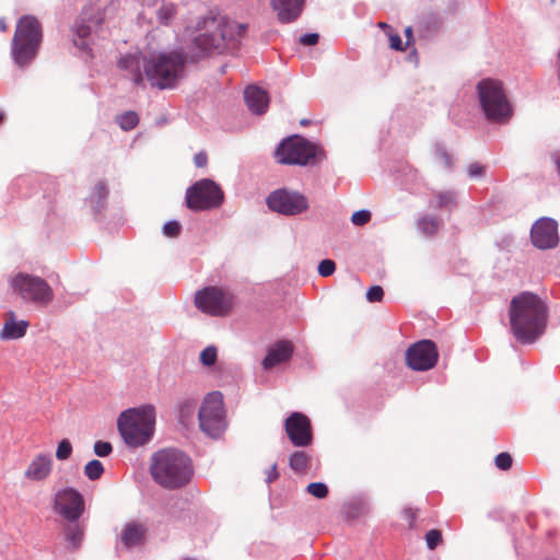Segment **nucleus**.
<instances>
[{"mask_svg":"<svg viewBox=\"0 0 560 560\" xmlns=\"http://www.w3.org/2000/svg\"><path fill=\"white\" fill-rule=\"evenodd\" d=\"M510 326L514 337L523 343H532L546 330L548 307L532 292H522L510 303Z\"/></svg>","mask_w":560,"mask_h":560,"instance_id":"nucleus-1","label":"nucleus"},{"mask_svg":"<svg viewBox=\"0 0 560 560\" xmlns=\"http://www.w3.org/2000/svg\"><path fill=\"white\" fill-rule=\"evenodd\" d=\"M244 24L231 21L224 15L209 12L196 25L197 35L192 38V48L197 57L201 58L211 52H221L230 44L245 34Z\"/></svg>","mask_w":560,"mask_h":560,"instance_id":"nucleus-2","label":"nucleus"},{"mask_svg":"<svg viewBox=\"0 0 560 560\" xmlns=\"http://www.w3.org/2000/svg\"><path fill=\"white\" fill-rule=\"evenodd\" d=\"M150 472L153 480L165 489H178L186 486L192 475L191 459L176 448H163L152 456Z\"/></svg>","mask_w":560,"mask_h":560,"instance_id":"nucleus-3","label":"nucleus"},{"mask_svg":"<svg viewBox=\"0 0 560 560\" xmlns=\"http://www.w3.org/2000/svg\"><path fill=\"white\" fill-rule=\"evenodd\" d=\"M187 56L179 50L161 51L143 58V69L150 84L160 90L173 89L184 78Z\"/></svg>","mask_w":560,"mask_h":560,"instance_id":"nucleus-4","label":"nucleus"},{"mask_svg":"<svg viewBox=\"0 0 560 560\" xmlns=\"http://www.w3.org/2000/svg\"><path fill=\"white\" fill-rule=\"evenodd\" d=\"M154 423L155 413L151 406L125 410L117 421L119 433L130 446L145 444L153 434Z\"/></svg>","mask_w":560,"mask_h":560,"instance_id":"nucleus-5","label":"nucleus"},{"mask_svg":"<svg viewBox=\"0 0 560 560\" xmlns=\"http://www.w3.org/2000/svg\"><path fill=\"white\" fill-rule=\"evenodd\" d=\"M42 36V25L35 16L24 15L18 21L12 40V56L20 67L28 65L34 59Z\"/></svg>","mask_w":560,"mask_h":560,"instance_id":"nucleus-6","label":"nucleus"},{"mask_svg":"<svg viewBox=\"0 0 560 560\" xmlns=\"http://www.w3.org/2000/svg\"><path fill=\"white\" fill-rule=\"evenodd\" d=\"M478 93L481 107L489 120L506 122L511 118L513 110L500 81L493 79L480 81Z\"/></svg>","mask_w":560,"mask_h":560,"instance_id":"nucleus-7","label":"nucleus"},{"mask_svg":"<svg viewBox=\"0 0 560 560\" xmlns=\"http://www.w3.org/2000/svg\"><path fill=\"white\" fill-rule=\"evenodd\" d=\"M319 149L301 137H289L277 147L275 156L280 164L285 165H310L314 164Z\"/></svg>","mask_w":560,"mask_h":560,"instance_id":"nucleus-8","label":"nucleus"},{"mask_svg":"<svg viewBox=\"0 0 560 560\" xmlns=\"http://www.w3.org/2000/svg\"><path fill=\"white\" fill-rule=\"evenodd\" d=\"M117 9L118 3L116 1H110L104 7L100 3L84 7L72 27L74 35L78 37V39H73L74 45L80 49H85L88 47L85 39L90 36L93 27L101 26L107 13H114Z\"/></svg>","mask_w":560,"mask_h":560,"instance_id":"nucleus-9","label":"nucleus"},{"mask_svg":"<svg viewBox=\"0 0 560 560\" xmlns=\"http://www.w3.org/2000/svg\"><path fill=\"white\" fill-rule=\"evenodd\" d=\"M11 287L22 299L38 304H48L54 293L50 285L42 278L20 272L11 279Z\"/></svg>","mask_w":560,"mask_h":560,"instance_id":"nucleus-10","label":"nucleus"},{"mask_svg":"<svg viewBox=\"0 0 560 560\" xmlns=\"http://www.w3.org/2000/svg\"><path fill=\"white\" fill-rule=\"evenodd\" d=\"M222 189L210 179H201L187 189V207L195 211L219 207L223 201Z\"/></svg>","mask_w":560,"mask_h":560,"instance_id":"nucleus-11","label":"nucleus"},{"mask_svg":"<svg viewBox=\"0 0 560 560\" xmlns=\"http://www.w3.org/2000/svg\"><path fill=\"white\" fill-rule=\"evenodd\" d=\"M198 416L200 429L210 436H218L224 429L222 395L219 392L208 394Z\"/></svg>","mask_w":560,"mask_h":560,"instance_id":"nucleus-12","label":"nucleus"},{"mask_svg":"<svg viewBox=\"0 0 560 560\" xmlns=\"http://www.w3.org/2000/svg\"><path fill=\"white\" fill-rule=\"evenodd\" d=\"M195 304L208 315L224 316L233 307V295L223 289L209 287L196 293Z\"/></svg>","mask_w":560,"mask_h":560,"instance_id":"nucleus-13","label":"nucleus"},{"mask_svg":"<svg viewBox=\"0 0 560 560\" xmlns=\"http://www.w3.org/2000/svg\"><path fill=\"white\" fill-rule=\"evenodd\" d=\"M438 358V348L431 340L418 341L406 351V363L413 371L432 369L436 364Z\"/></svg>","mask_w":560,"mask_h":560,"instance_id":"nucleus-14","label":"nucleus"},{"mask_svg":"<svg viewBox=\"0 0 560 560\" xmlns=\"http://www.w3.org/2000/svg\"><path fill=\"white\" fill-rule=\"evenodd\" d=\"M267 205L271 210L287 215L301 213L308 208L304 195L285 189H279L270 194L267 198Z\"/></svg>","mask_w":560,"mask_h":560,"instance_id":"nucleus-15","label":"nucleus"},{"mask_svg":"<svg viewBox=\"0 0 560 560\" xmlns=\"http://www.w3.org/2000/svg\"><path fill=\"white\" fill-rule=\"evenodd\" d=\"M285 433L296 447H306L313 442V431L310 419L302 412H292L284 421Z\"/></svg>","mask_w":560,"mask_h":560,"instance_id":"nucleus-16","label":"nucleus"},{"mask_svg":"<svg viewBox=\"0 0 560 560\" xmlns=\"http://www.w3.org/2000/svg\"><path fill=\"white\" fill-rule=\"evenodd\" d=\"M54 503L56 512L71 522H75L84 512L83 497L73 488L58 491Z\"/></svg>","mask_w":560,"mask_h":560,"instance_id":"nucleus-17","label":"nucleus"},{"mask_svg":"<svg viewBox=\"0 0 560 560\" xmlns=\"http://www.w3.org/2000/svg\"><path fill=\"white\" fill-rule=\"evenodd\" d=\"M530 238L534 246L539 249L557 246L559 241L557 222L549 218L537 220L532 226Z\"/></svg>","mask_w":560,"mask_h":560,"instance_id":"nucleus-18","label":"nucleus"},{"mask_svg":"<svg viewBox=\"0 0 560 560\" xmlns=\"http://www.w3.org/2000/svg\"><path fill=\"white\" fill-rule=\"evenodd\" d=\"M177 14V4L172 0H156L143 8L142 19L149 25H168Z\"/></svg>","mask_w":560,"mask_h":560,"instance_id":"nucleus-19","label":"nucleus"},{"mask_svg":"<svg viewBox=\"0 0 560 560\" xmlns=\"http://www.w3.org/2000/svg\"><path fill=\"white\" fill-rule=\"evenodd\" d=\"M30 323L27 320L18 319L15 312L8 311L3 314V326L0 330V340H16L25 336Z\"/></svg>","mask_w":560,"mask_h":560,"instance_id":"nucleus-20","label":"nucleus"},{"mask_svg":"<svg viewBox=\"0 0 560 560\" xmlns=\"http://www.w3.org/2000/svg\"><path fill=\"white\" fill-rule=\"evenodd\" d=\"M270 4L279 22L288 24L301 15L305 0H270Z\"/></svg>","mask_w":560,"mask_h":560,"instance_id":"nucleus-21","label":"nucleus"},{"mask_svg":"<svg viewBox=\"0 0 560 560\" xmlns=\"http://www.w3.org/2000/svg\"><path fill=\"white\" fill-rule=\"evenodd\" d=\"M52 470V458L49 454L36 455L27 466L24 476L32 481L45 480Z\"/></svg>","mask_w":560,"mask_h":560,"instance_id":"nucleus-22","label":"nucleus"},{"mask_svg":"<svg viewBox=\"0 0 560 560\" xmlns=\"http://www.w3.org/2000/svg\"><path fill=\"white\" fill-rule=\"evenodd\" d=\"M293 353V346L288 340H281L268 349L267 355L262 360V368L265 370L272 369L273 366L288 361Z\"/></svg>","mask_w":560,"mask_h":560,"instance_id":"nucleus-23","label":"nucleus"},{"mask_svg":"<svg viewBox=\"0 0 560 560\" xmlns=\"http://www.w3.org/2000/svg\"><path fill=\"white\" fill-rule=\"evenodd\" d=\"M244 98L249 110L256 115L265 114L270 102L268 93L256 85L245 90Z\"/></svg>","mask_w":560,"mask_h":560,"instance_id":"nucleus-24","label":"nucleus"},{"mask_svg":"<svg viewBox=\"0 0 560 560\" xmlns=\"http://www.w3.org/2000/svg\"><path fill=\"white\" fill-rule=\"evenodd\" d=\"M147 528L138 522L127 523L121 529L120 541L126 548H133L143 545Z\"/></svg>","mask_w":560,"mask_h":560,"instance_id":"nucleus-25","label":"nucleus"},{"mask_svg":"<svg viewBox=\"0 0 560 560\" xmlns=\"http://www.w3.org/2000/svg\"><path fill=\"white\" fill-rule=\"evenodd\" d=\"M119 67L126 71H128L129 78L133 81L135 84H141L143 82V77L141 72V62L139 56L136 55H127L120 58Z\"/></svg>","mask_w":560,"mask_h":560,"instance_id":"nucleus-26","label":"nucleus"},{"mask_svg":"<svg viewBox=\"0 0 560 560\" xmlns=\"http://www.w3.org/2000/svg\"><path fill=\"white\" fill-rule=\"evenodd\" d=\"M311 464V456L304 451L293 452L289 457V466L290 468L298 472H305Z\"/></svg>","mask_w":560,"mask_h":560,"instance_id":"nucleus-27","label":"nucleus"},{"mask_svg":"<svg viewBox=\"0 0 560 560\" xmlns=\"http://www.w3.org/2000/svg\"><path fill=\"white\" fill-rule=\"evenodd\" d=\"M442 224L441 219L425 215L418 221L419 230L427 236L434 235Z\"/></svg>","mask_w":560,"mask_h":560,"instance_id":"nucleus-28","label":"nucleus"},{"mask_svg":"<svg viewBox=\"0 0 560 560\" xmlns=\"http://www.w3.org/2000/svg\"><path fill=\"white\" fill-rule=\"evenodd\" d=\"M116 121L122 130L129 131L138 125L139 117L136 112L129 110L117 116Z\"/></svg>","mask_w":560,"mask_h":560,"instance_id":"nucleus-29","label":"nucleus"},{"mask_svg":"<svg viewBox=\"0 0 560 560\" xmlns=\"http://www.w3.org/2000/svg\"><path fill=\"white\" fill-rule=\"evenodd\" d=\"M104 472V466L98 459H92L84 466V474L90 480H98Z\"/></svg>","mask_w":560,"mask_h":560,"instance_id":"nucleus-30","label":"nucleus"},{"mask_svg":"<svg viewBox=\"0 0 560 560\" xmlns=\"http://www.w3.org/2000/svg\"><path fill=\"white\" fill-rule=\"evenodd\" d=\"M434 160L439 168L448 170L452 166L451 155L441 145H436L434 149Z\"/></svg>","mask_w":560,"mask_h":560,"instance_id":"nucleus-31","label":"nucleus"},{"mask_svg":"<svg viewBox=\"0 0 560 560\" xmlns=\"http://www.w3.org/2000/svg\"><path fill=\"white\" fill-rule=\"evenodd\" d=\"M66 538L73 548H78L83 538V529L78 524L69 525L66 528Z\"/></svg>","mask_w":560,"mask_h":560,"instance_id":"nucleus-32","label":"nucleus"},{"mask_svg":"<svg viewBox=\"0 0 560 560\" xmlns=\"http://www.w3.org/2000/svg\"><path fill=\"white\" fill-rule=\"evenodd\" d=\"M455 205V196L451 191L438 192L434 197V208H450Z\"/></svg>","mask_w":560,"mask_h":560,"instance_id":"nucleus-33","label":"nucleus"},{"mask_svg":"<svg viewBox=\"0 0 560 560\" xmlns=\"http://www.w3.org/2000/svg\"><path fill=\"white\" fill-rule=\"evenodd\" d=\"M72 453V445L69 440L63 439L58 443L56 450V458L59 460H66Z\"/></svg>","mask_w":560,"mask_h":560,"instance_id":"nucleus-34","label":"nucleus"},{"mask_svg":"<svg viewBox=\"0 0 560 560\" xmlns=\"http://www.w3.org/2000/svg\"><path fill=\"white\" fill-rule=\"evenodd\" d=\"M306 491L317 499H324L328 494V488L323 482H312L307 486Z\"/></svg>","mask_w":560,"mask_h":560,"instance_id":"nucleus-35","label":"nucleus"},{"mask_svg":"<svg viewBox=\"0 0 560 560\" xmlns=\"http://www.w3.org/2000/svg\"><path fill=\"white\" fill-rule=\"evenodd\" d=\"M200 361L206 366H211L217 361V348L213 346H209L203 349L200 353Z\"/></svg>","mask_w":560,"mask_h":560,"instance_id":"nucleus-36","label":"nucleus"},{"mask_svg":"<svg viewBox=\"0 0 560 560\" xmlns=\"http://www.w3.org/2000/svg\"><path fill=\"white\" fill-rule=\"evenodd\" d=\"M425 542L430 550H434L442 542V533L439 529H430L425 534Z\"/></svg>","mask_w":560,"mask_h":560,"instance_id":"nucleus-37","label":"nucleus"},{"mask_svg":"<svg viewBox=\"0 0 560 560\" xmlns=\"http://www.w3.org/2000/svg\"><path fill=\"white\" fill-rule=\"evenodd\" d=\"M372 214L369 210H359L352 213L351 222L357 226H363L371 221Z\"/></svg>","mask_w":560,"mask_h":560,"instance_id":"nucleus-38","label":"nucleus"},{"mask_svg":"<svg viewBox=\"0 0 560 560\" xmlns=\"http://www.w3.org/2000/svg\"><path fill=\"white\" fill-rule=\"evenodd\" d=\"M495 466L501 470H508L512 467L513 458L510 453L503 452L495 456Z\"/></svg>","mask_w":560,"mask_h":560,"instance_id":"nucleus-39","label":"nucleus"},{"mask_svg":"<svg viewBox=\"0 0 560 560\" xmlns=\"http://www.w3.org/2000/svg\"><path fill=\"white\" fill-rule=\"evenodd\" d=\"M196 400L186 399L179 405V415L182 419L190 418L196 408Z\"/></svg>","mask_w":560,"mask_h":560,"instance_id":"nucleus-40","label":"nucleus"},{"mask_svg":"<svg viewBox=\"0 0 560 560\" xmlns=\"http://www.w3.org/2000/svg\"><path fill=\"white\" fill-rule=\"evenodd\" d=\"M336 270V264L331 259H324L318 265V273L322 277H329L331 276Z\"/></svg>","mask_w":560,"mask_h":560,"instance_id":"nucleus-41","label":"nucleus"},{"mask_svg":"<svg viewBox=\"0 0 560 560\" xmlns=\"http://www.w3.org/2000/svg\"><path fill=\"white\" fill-rule=\"evenodd\" d=\"M182 226L177 221H168L163 226V233L167 237H177L180 234Z\"/></svg>","mask_w":560,"mask_h":560,"instance_id":"nucleus-42","label":"nucleus"},{"mask_svg":"<svg viewBox=\"0 0 560 560\" xmlns=\"http://www.w3.org/2000/svg\"><path fill=\"white\" fill-rule=\"evenodd\" d=\"M113 451V446L109 442L96 441L94 443V453L100 457L108 456Z\"/></svg>","mask_w":560,"mask_h":560,"instance_id":"nucleus-43","label":"nucleus"},{"mask_svg":"<svg viewBox=\"0 0 560 560\" xmlns=\"http://www.w3.org/2000/svg\"><path fill=\"white\" fill-rule=\"evenodd\" d=\"M389 40V47L397 51H405L407 49L406 44L402 43L400 36L396 33L389 32L387 34Z\"/></svg>","mask_w":560,"mask_h":560,"instance_id":"nucleus-44","label":"nucleus"},{"mask_svg":"<svg viewBox=\"0 0 560 560\" xmlns=\"http://www.w3.org/2000/svg\"><path fill=\"white\" fill-rule=\"evenodd\" d=\"M384 296V290L380 285L371 287L366 292V299L369 302H381Z\"/></svg>","mask_w":560,"mask_h":560,"instance_id":"nucleus-45","label":"nucleus"},{"mask_svg":"<svg viewBox=\"0 0 560 560\" xmlns=\"http://www.w3.org/2000/svg\"><path fill=\"white\" fill-rule=\"evenodd\" d=\"M318 34L317 33H310L305 34L300 38V43L304 46H313L318 43Z\"/></svg>","mask_w":560,"mask_h":560,"instance_id":"nucleus-46","label":"nucleus"},{"mask_svg":"<svg viewBox=\"0 0 560 560\" xmlns=\"http://www.w3.org/2000/svg\"><path fill=\"white\" fill-rule=\"evenodd\" d=\"M107 194L106 185L103 182H100L94 188L93 198L97 197L98 200H103L106 198Z\"/></svg>","mask_w":560,"mask_h":560,"instance_id":"nucleus-47","label":"nucleus"},{"mask_svg":"<svg viewBox=\"0 0 560 560\" xmlns=\"http://www.w3.org/2000/svg\"><path fill=\"white\" fill-rule=\"evenodd\" d=\"M485 166L478 163L470 164L468 166V174L470 177H478L483 175Z\"/></svg>","mask_w":560,"mask_h":560,"instance_id":"nucleus-48","label":"nucleus"},{"mask_svg":"<svg viewBox=\"0 0 560 560\" xmlns=\"http://www.w3.org/2000/svg\"><path fill=\"white\" fill-rule=\"evenodd\" d=\"M195 165L197 167H205L208 163V155L206 152H199L194 158Z\"/></svg>","mask_w":560,"mask_h":560,"instance_id":"nucleus-49","label":"nucleus"},{"mask_svg":"<svg viewBox=\"0 0 560 560\" xmlns=\"http://www.w3.org/2000/svg\"><path fill=\"white\" fill-rule=\"evenodd\" d=\"M279 477V474L277 471V465L273 464L271 468L267 471V481L270 483L275 481Z\"/></svg>","mask_w":560,"mask_h":560,"instance_id":"nucleus-50","label":"nucleus"},{"mask_svg":"<svg viewBox=\"0 0 560 560\" xmlns=\"http://www.w3.org/2000/svg\"><path fill=\"white\" fill-rule=\"evenodd\" d=\"M404 32H405V36H406V46L408 47L409 45H411V43L413 40L412 27L407 26Z\"/></svg>","mask_w":560,"mask_h":560,"instance_id":"nucleus-51","label":"nucleus"},{"mask_svg":"<svg viewBox=\"0 0 560 560\" xmlns=\"http://www.w3.org/2000/svg\"><path fill=\"white\" fill-rule=\"evenodd\" d=\"M406 517L409 520L410 524H412L416 520V511L411 508H408L404 511Z\"/></svg>","mask_w":560,"mask_h":560,"instance_id":"nucleus-52","label":"nucleus"},{"mask_svg":"<svg viewBox=\"0 0 560 560\" xmlns=\"http://www.w3.org/2000/svg\"><path fill=\"white\" fill-rule=\"evenodd\" d=\"M552 160L557 166L558 173L560 174V150L552 155Z\"/></svg>","mask_w":560,"mask_h":560,"instance_id":"nucleus-53","label":"nucleus"},{"mask_svg":"<svg viewBox=\"0 0 560 560\" xmlns=\"http://www.w3.org/2000/svg\"><path fill=\"white\" fill-rule=\"evenodd\" d=\"M377 26H378L380 28H382L383 31H385V33H386V34H388L389 32H392V31H393L392 26H390V25H388V24H387V23H385V22H380V23L377 24Z\"/></svg>","mask_w":560,"mask_h":560,"instance_id":"nucleus-54","label":"nucleus"},{"mask_svg":"<svg viewBox=\"0 0 560 560\" xmlns=\"http://www.w3.org/2000/svg\"><path fill=\"white\" fill-rule=\"evenodd\" d=\"M5 31H7L5 21L3 19H0V32H5Z\"/></svg>","mask_w":560,"mask_h":560,"instance_id":"nucleus-55","label":"nucleus"},{"mask_svg":"<svg viewBox=\"0 0 560 560\" xmlns=\"http://www.w3.org/2000/svg\"><path fill=\"white\" fill-rule=\"evenodd\" d=\"M4 120V114L0 110V125L3 122Z\"/></svg>","mask_w":560,"mask_h":560,"instance_id":"nucleus-56","label":"nucleus"},{"mask_svg":"<svg viewBox=\"0 0 560 560\" xmlns=\"http://www.w3.org/2000/svg\"><path fill=\"white\" fill-rule=\"evenodd\" d=\"M301 124H302V125H306V124H307V121H306V120H302V121H301Z\"/></svg>","mask_w":560,"mask_h":560,"instance_id":"nucleus-57","label":"nucleus"},{"mask_svg":"<svg viewBox=\"0 0 560 560\" xmlns=\"http://www.w3.org/2000/svg\"><path fill=\"white\" fill-rule=\"evenodd\" d=\"M184 560H194V559H191V558H185Z\"/></svg>","mask_w":560,"mask_h":560,"instance_id":"nucleus-58","label":"nucleus"}]
</instances>
